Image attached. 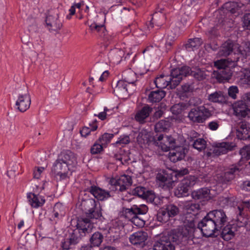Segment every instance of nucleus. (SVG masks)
Masks as SVG:
<instances>
[{"mask_svg":"<svg viewBox=\"0 0 250 250\" xmlns=\"http://www.w3.org/2000/svg\"><path fill=\"white\" fill-rule=\"evenodd\" d=\"M189 71V67L187 66L175 68L172 70L170 77L161 75L155 79L154 83L159 89H174Z\"/></svg>","mask_w":250,"mask_h":250,"instance_id":"nucleus-1","label":"nucleus"},{"mask_svg":"<svg viewBox=\"0 0 250 250\" xmlns=\"http://www.w3.org/2000/svg\"><path fill=\"white\" fill-rule=\"evenodd\" d=\"M76 229L73 230L69 238V243L75 245L79 242L82 237L91 232L94 226L88 219L78 218L77 221Z\"/></svg>","mask_w":250,"mask_h":250,"instance_id":"nucleus-2","label":"nucleus"},{"mask_svg":"<svg viewBox=\"0 0 250 250\" xmlns=\"http://www.w3.org/2000/svg\"><path fill=\"white\" fill-rule=\"evenodd\" d=\"M147 207L144 204L133 205L130 208L124 210V215L127 219L137 227H143L145 224V221L139 216L146 213Z\"/></svg>","mask_w":250,"mask_h":250,"instance_id":"nucleus-3","label":"nucleus"},{"mask_svg":"<svg viewBox=\"0 0 250 250\" xmlns=\"http://www.w3.org/2000/svg\"><path fill=\"white\" fill-rule=\"evenodd\" d=\"M211 115V111L203 105L192 108L189 112L188 117L193 123H203Z\"/></svg>","mask_w":250,"mask_h":250,"instance_id":"nucleus-4","label":"nucleus"},{"mask_svg":"<svg viewBox=\"0 0 250 250\" xmlns=\"http://www.w3.org/2000/svg\"><path fill=\"white\" fill-rule=\"evenodd\" d=\"M131 195L137 196L150 202L154 201L155 198L154 193L152 191L148 190L143 187H137L131 190L129 192L126 193L122 199L123 200L130 202L132 199L130 197Z\"/></svg>","mask_w":250,"mask_h":250,"instance_id":"nucleus-5","label":"nucleus"},{"mask_svg":"<svg viewBox=\"0 0 250 250\" xmlns=\"http://www.w3.org/2000/svg\"><path fill=\"white\" fill-rule=\"evenodd\" d=\"M197 228L202 231L204 236H212L216 232H220L212 219L208 217V214L198 224Z\"/></svg>","mask_w":250,"mask_h":250,"instance_id":"nucleus-6","label":"nucleus"},{"mask_svg":"<svg viewBox=\"0 0 250 250\" xmlns=\"http://www.w3.org/2000/svg\"><path fill=\"white\" fill-rule=\"evenodd\" d=\"M208 217L212 219L217 228L221 230L223 228L228 222V218L226 212L221 209H215L208 213Z\"/></svg>","mask_w":250,"mask_h":250,"instance_id":"nucleus-7","label":"nucleus"},{"mask_svg":"<svg viewBox=\"0 0 250 250\" xmlns=\"http://www.w3.org/2000/svg\"><path fill=\"white\" fill-rule=\"evenodd\" d=\"M81 206L82 209L84 211L86 215L85 218L88 219L91 223H92L91 219H98L101 215L100 212L94 210L96 204L94 200L89 199L83 201L81 203ZM83 218H85V217Z\"/></svg>","mask_w":250,"mask_h":250,"instance_id":"nucleus-8","label":"nucleus"},{"mask_svg":"<svg viewBox=\"0 0 250 250\" xmlns=\"http://www.w3.org/2000/svg\"><path fill=\"white\" fill-rule=\"evenodd\" d=\"M195 183L194 177L188 176L183 179L175 189L174 194L178 198L188 195L189 188Z\"/></svg>","mask_w":250,"mask_h":250,"instance_id":"nucleus-9","label":"nucleus"},{"mask_svg":"<svg viewBox=\"0 0 250 250\" xmlns=\"http://www.w3.org/2000/svg\"><path fill=\"white\" fill-rule=\"evenodd\" d=\"M109 184L119 187V190L125 192L132 184V179L130 176L123 175L119 177L112 178L110 179Z\"/></svg>","mask_w":250,"mask_h":250,"instance_id":"nucleus-10","label":"nucleus"},{"mask_svg":"<svg viewBox=\"0 0 250 250\" xmlns=\"http://www.w3.org/2000/svg\"><path fill=\"white\" fill-rule=\"evenodd\" d=\"M231 62L226 59H221L214 62L215 66L220 70L218 76L220 75L224 80H228L231 77L229 68Z\"/></svg>","mask_w":250,"mask_h":250,"instance_id":"nucleus-11","label":"nucleus"},{"mask_svg":"<svg viewBox=\"0 0 250 250\" xmlns=\"http://www.w3.org/2000/svg\"><path fill=\"white\" fill-rule=\"evenodd\" d=\"M31 104V97L27 90L24 93L19 94L16 103L17 109L21 112L26 111Z\"/></svg>","mask_w":250,"mask_h":250,"instance_id":"nucleus-12","label":"nucleus"},{"mask_svg":"<svg viewBox=\"0 0 250 250\" xmlns=\"http://www.w3.org/2000/svg\"><path fill=\"white\" fill-rule=\"evenodd\" d=\"M233 114L238 118H246L250 115V109L243 101H238L233 104Z\"/></svg>","mask_w":250,"mask_h":250,"instance_id":"nucleus-13","label":"nucleus"},{"mask_svg":"<svg viewBox=\"0 0 250 250\" xmlns=\"http://www.w3.org/2000/svg\"><path fill=\"white\" fill-rule=\"evenodd\" d=\"M196 228L193 223L190 222L180 229L183 243H188L192 241Z\"/></svg>","mask_w":250,"mask_h":250,"instance_id":"nucleus-14","label":"nucleus"},{"mask_svg":"<svg viewBox=\"0 0 250 250\" xmlns=\"http://www.w3.org/2000/svg\"><path fill=\"white\" fill-rule=\"evenodd\" d=\"M213 147V153L215 155H220L233 150L235 145L232 143L223 142L215 144Z\"/></svg>","mask_w":250,"mask_h":250,"instance_id":"nucleus-15","label":"nucleus"},{"mask_svg":"<svg viewBox=\"0 0 250 250\" xmlns=\"http://www.w3.org/2000/svg\"><path fill=\"white\" fill-rule=\"evenodd\" d=\"M69 169V166L65 163L60 161L58 158L53 166L52 170L55 174L59 175L61 179H63L67 177Z\"/></svg>","mask_w":250,"mask_h":250,"instance_id":"nucleus-16","label":"nucleus"},{"mask_svg":"<svg viewBox=\"0 0 250 250\" xmlns=\"http://www.w3.org/2000/svg\"><path fill=\"white\" fill-rule=\"evenodd\" d=\"M154 250H174V246L168 236H162L153 245Z\"/></svg>","mask_w":250,"mask_h":250,"instance_id":"nucleus-17","label":"nucleus"},{"mask_svg":"<svg viewBox=\"0 0 250 250\" xmlns=\"http://www.w3.org/2000/svg\"><path fill=\"white\" fill-rule=\"evenodd\" d=\"M152 110L151 107L147 104L146 105L136 112L134 119L140 124H143L146 122V120L149 116Z\"/></svg>","mask_w":250,"mask_h":250,"instance_id":"nucleus-18","label":"nucleus"},{"mask_svg":"<svg viewBox=\"0 0 250 250\" xmlns=\"http://www.w3.org/2000/svg\"><path fill=\"white\" fill-rule=\"evenodd\" d=\"M235 48H238L239 52L241 50L238 47V44L231 40H228L223 43L218 53L219 56H227L229 55Z\"/></svg>","mask_w":250,"mask_h":250,"instance_id":"nucleus-19","label":"nucleus"},{"mask_svg":"<svg viewBox=\"0 0 250 250\" xmlns=\"http://www.w3.org/2000/svg\"><path fill=\"white\" fill-rule=\"evenodd\" d=\"M237 136L238 139L243 140L250 138V127L247 122L242 121L238 124Z\"/></svg>","mask_w":250,"mask_h":250,"instance_id":"nucleus-20","label":"nucleus"},{"mask_svg":"<svg viewBox=\"0 0 250 250\" xmlns=\"http://www.w3.org/2000/svg\"><path fill=\"white\" fill-rule=\"evenodd\" d=\"M134 80H131L129 78L125 77V81L120 80L118 81L114 91H116L119 94L129 93L131 91L128 90V87L130 85L133 86Z\"/></svg>","mask_w":250,"mask_h":250,"instance_id":"nucleus-21","label":"nucleus"},{"mask_svg":"<svg viewBox=\"0 0 250 250\" xmlns=\"http://www.w3.org/2000/svg\"><path fill=\"white\" fill-rule=\"evenodd\" d=\"M185 155L186 149L183 146H178L170 151L168 157L171 162L175 163L183 159Z\"/></svg>","mask_w":250,"mask_h":250,"instance_id":"nucleus-22","label":"nucleus"},{"mask_svg":"<svg viewBox=\"0 0 250 250\" xmlns=\"http://www.w3.org/2000/svg\"><path fill=\"white\" fill-rule=\"evenodd\" d=\"M45 22L47 28L50 31H57L60 29L62 25L57 15L48 16L46 18Z\"/></svg>","mask_w":250,"mask_h":250,"instance_id":"nucleus-23","label":"nucleus"},{"mask_svg":"<svg viewBox=\"0 0 250 250\" xmlns=\"http://www.w3.org/2000/svg\"><path fill=\"white\" fill-rule=\"evenodd\" d=\"M58 159L60 161L65 163L68 166H74L77 163V158L75 154L69 150L62 152Z\"/></svg>","mask_w":250,"mask_h":250,"instance_id":"nucleus-24","label":"nucleus"},{"mask_svg":"<svg viewBox=\"0 0 250 250\" xmlns=\"http://www.w3.org/2000/svg\"><path fill=\"white\" fill-rule=\"evenodd\" d=\"M147 233L145 231H139L134 233L129 237L130 243L134 245H144L147 238Z\"/></svg>","mask_w":250,"mask_h":250,"instance_id":"nucleus-25","label":"nucleus"},{"mask_svg":"<svg viewBox=\"0 0 250 250\" xmlns=\"http://www.w3.org/2000/svg\"><path fill=\"white\" fill-rule=\"evenodd\" d=\"M239 171L236 167H233L227 171L217 176V180L221 183H227L232 180L234 177V174Z\"/></svg>","mask_w":250,"mask_h":250,"instance_id":"nucleus-26","label":"nucleus"},{"mask_svg":"<svg viewBox=\"0 0 250 250\" xmlns=\"http://www.w3.org/2000/svg\"><path fill=\"white\" fill-rule=\"evenodd\" d=\"M90 192L96 198L101 201L104 200L110 196L108 191L96 186H91Z\"/></svg>","mask_w":250,"mask_h":250,"instance_id":"nucleus-27","label":"nucleus"},{"mask_svg":"<svg viewBox=\"0 0 250 250\" xmlns=\"http://www.w3.org/2000/svg\"><path fill=\"white\" fill-rule=\"evenodd\" d=\"M27 198L30 205L33 208L41 207L45 202V200L43 197L32 193H29L27 194Z\"/></svg>","mask_w":250,"mask_h":250,"instance_id":"nucleus-28","label":"nucleus"},{"mask_svg":"<svg viewBox=\"0 0 250 250\" xmlns=\"http://www.w3.org/2000/svg\"><path fill=\"white\" fill-rule=\"evenodd\" d=\"M244 6V4L241 3L235 2H228L225 3L223 6L224 9H225L232 14H239V10Z\"/></svg>","mask_w":250,"mask_h":250,"instance_id":"nucleus-29","label":"nucleus"},{"mask_svg":"<svg viewBox=\"0 0 250 250\" xmlns=\"http://www.w3.org/2000/svg\"><path fill=\"white\" fill-rule=\"evenodd\" d=\"M166 96V92L162 90L158 89L151 91L148 95V100L149 102L154 103L159 102Z\"/></svg>","mask_w":250,"mask_h":250,"instance_id":"nucleus-30","label":"nucleus"},{"mask_svg":"<svg viewBox=\"0 0 250 250\" xmlns=\"http://www.w3.org/2000/svg\"><path fill=\"white\" fill-rule=\"evenodd\" d=\"M175 145V140L171 136H166L163 142H161L160 147L164 151H168Z\"/></svg>","mask_w":250,"mask_h":250,"instance_id":"nucleus-31","label":"nucleus"},{"mask_svg":"<svg viewBox=\"0 0 250 250\" xmlns=\"http://www.w3.org/2000/svg\"><path fill=\"white\" fill-rule=\"evenodd\" d=\"M208 100L213 103L224 104L227 102V97L224 95L222 92L219 91L209 94Z\"/></svg>","mask_w":250,"mask_h":250,"instance_id":"nucleus-32","label":"nucleus"},{"mask_svg":"<svg viewBox=\"0 0 250 250\" xmlns=\"http://www.w3.org/2000/svg\"><path fill=\"white\" fill-rule=\"evenodd\" d=\"M234 229L231 225H227L222 229L221 237L225 241H229L234 236Z\"/></svg>","mask_w":250,"mask_h":250,"instance_id":"nucleus-33","label":"nucleus"},{"mask_svg":"<svg viewBox=\"0 0 250 250\" xmlns=\"http://www.w3.org/2000/svg\"><path fill=\"white\" fill-rule=\"evenodd\" d=\"M124 55L123 50L116 49L109 53V58L113 63H118L121 62Z\"/></svg>","mask_w":250,"mask_h":250,"instance_id":"nucleus-34","label":"nucleus"},{"mask_svg":"<svg viewBox=\"0 0 250 250\" xmlns=\"http://www.w3.org/2000/svg\"><path fill=\"white\" fill-rule=\"evenodd\" d=\"M210 190L207 188H201L192 192L191 195L194 199H201L209 197Z\"/></svg>","mask_w":250,"mask_h":250,"instance_id":"nucleus-35","label":"nucleus"},{"mask_svg":"<svg viewBox=\"0 0 250 250\" xmlns=\"http://www.w3.org/2000/svg\"><path fill=\"white\" fill-rule=\"evenodd\" d=\"M203 43L201 38H195L188 40V43L186 44V48L188 51L193 50L198 48Z\"/></svg>","mask_w":250,"mask_h":250,"instance_id":"nucleus-36","label":"nucleus"},{"mask_svg":"<svg viewBox=\"0 0 250 250\" xmlns=\"http://www.w3.org/2000/svg\"><path fill=\"white\" fill-rule=\"evenodd\" d=\"M104 239L103 234L100 232H96L91 236L90 239L91 245L93 247H99Z\"/></svg>","mask_w":250,"mask_h":250,"instance_id":"nucleus-37","label":"nucleus"},{"mask_svg":"<svg viewBox=\"0 0 250 250\" xmlns=\"http://www.w3.org/2000/svg\"><path fill=\"white\" fill-rule=\"evenodd\" d=\"M188 107V105L187 103H181L173 105L170 108V111L172 114L178 115L181 114Z\"/></svg>","mask_w":250,"mask_h":250,"instance_id":"nucleus-38","label":"nucleus"},{"mask_svg":"<svg viewBox=\"0 0 250 250\" xmlns=\"http://www.w3.org/2000/svg\"><path fill=\"white\" fill-rule=\"evenodd\" d=\"M97 121L95 120L89 124L90 127L84 126L81 130L80 133L83 137H87L91 132V131H95L97 129L98 125L97 124Z\"/></svg>","mask_w":250,"mask_h":250,"instance_id":"nucleus-39","label":"nucleus"},{"mask_svg":"<svg viewBox=\"0 0 250 250\" xmlns=\"http://www.w3.org/2000/svg\"><path fill=\"white\" fill-rule=\"evenodd\" d=\"M170 123L168 121L162 120L157 123L155 125L156 132L166 131L170 127Z\"/></svg>","mask_w":250,"mask_h":250,"instance_id":"nucleus-40","label":"nucleus"},{"mask_svg":"<svg viewBox=\"0 0 250 250\" xmlns=\"http://www.w3.org/2000/svg\"><path fill=\"white\" fill-rule=\"evenodd\" d=\"M189 69L190 71L189 73L187 74L185 77L188 75L190 74L191 76H193L195 78L199 81L202 80L206 78V74L205 72L201 69L195 68L194 70H191L189 68Z\"/></svg>","mask_w":250,"mask_h":250,"instance_id":"nucleus-41","label":"nucleus"},{"mask_svg":"<svg viewBox=\"0 0 250 250\" xmlns=\"http://www.w3.org/2000/svg\"><path fill=\"white\" fill-rule=\"evenodd\" d=\"M114 134L112 133H104L97 140V142L100 143L104 147H106L107 145L111 142L113 138Z\"/></svg>","mask_w":250,"mask_h":250,"instance_id":"nucleus-42","label":"nucleus"},{"mask_svg":"<svg viewBox=\"0 0 250 250\" xmlns=\"http://www.w3.org/2000/svg\"><path fill=\"white\" fill-rule=\"evenodd\" d=\"M169 218L170 217L164 207L159 209L157 214V219L159 222L166 223L169 220Z\"/></svg>","mask_w":250,"mask_h":250,"instance_id":"nucleus-43","label":"nucleus"},{"mask_svg":"<svg viewBox=\"0 0 250 250\" xmlns=\"http://www.w3.org/2000/svg\"><path fill=\"white\" fill-rule=\"evenodd\" d=\"M192 145L195 149H196L199 151H201L206 148L207 142L203 138H197L193 140Z\"/></svg>","mask_w":250,"mask_h":250,"instance_id":"nucleus-44","label":"nucleus"},{"mask_svg":"<svg viewBox=\"0 0 250 250\" xmlns=\"http://www.w3.org/2000/svg\"><path fill=\"white\" fill-rule=\"evenodd\" d=\"M164 207L170 217H173L176 216L179 212V208L174 204L166 205Z\"/></svg>","mask_w":250,"mask_h":250,"instance_id":"nucleus-45","label":"nucleus"},{"mask_svg":"<svg viewBox=\"0 0 250 250\" xmlns=\"http://www.w3.org/2000/svg\"><path fill=\"white\" fill-rule=\"evenodd\" d=\"M184 208L188 213H196L200 209V205L198 204L191 203L188 202L185 203Z\"/></svg>","mask_w":250,"mask_h":250,"instance_id":"nucleus-46","label":"nucleus"},{"mask_svg":"<svg viewBox=\"0 0 250 250\" xmlns=\"http://www.w3.org/2000/svg\"><path fill=\"white\" fill-rule=\"evenodd\" d=\"M137 140L140 144H147L149 141L148 133L146 130L141 131L137 136Z\"/></svg>","mask_w":250,"mask_h":250,"instance_id":"nucleus-47","label":"nucleus"},{"mask_svg":"<svg viewBox=\"0 0 250 250\" xmlns=\"http://www.w3.org/2000/svg\"><path fill=\"white\" fill-rule=\"evenodd\" d=\"M168 237L170 241H172L177 243L183 242L180 229L173 231Z\"/></svg>","mask_w":250,"mask_h":250,"instance_id":"nucleus-48","label":"nucleus"},{"mask_svg":"<svg viewBox=\"0 0 250 250\" xmlns=\"http://www.w3.org/2000/svg\"><path fill=\"white\" fill-rule=\"evenodd\" d=\"M156 179L157 181L162 183V185L163 186H166L169 187L172 182L171 180L168 179L165 175L158 173L156 176Z\"/></svg>","mask_w":250,"mask_h":250,"instance_id":"nucleus-49","label":"nucleus"},{"mask_svg":"<svg viewBox=\"0 0 250 250\" xmlns=\"http://www.w3.org/2000/svg\"><path fill=\"white\" fill-rule=\"evenodd\" d=\"M104 147L103 145H101L100 143L96 142L91 146L90 149V152L92 154H96L100 153L103 150V148Z\"/></svg>","mask_w":250,"mask_h":250,"instance_id":"nucleus-50","label":"nucleus"},{"mask_svg":"<svg viewBox=\"0 0 250 250\" xmlns=\"http://www.w3.org/2000/svg\"><path fill=\"white\" fill-rule=\"evenodd\" d=\"M239 153L242 159L246 160L250 159V146H244L240 149Z\"/></svg>","mask_w":250,"mask_h":250,"instance_id":"nucleus-51","label":"nucleus"},{"mask_svg":"<svg viewBox=\"0 0 250 250\" xmlns=\"http://www.w3.org/2000/svg\"><path fill=\"white\" fill-rule=\"evenodd\" d=\"M241 83L248 85H250V69H246L243 77L241 79Z\"/></svg>","mask_w":250,"mask_h":250,"instance_id":"nucleus-52","label":"nucleus"},{"mask_svg":"<svg viewBox=\"0 0 250 250\" xmlns=\"http://www.w3.org/2000/svg\"><path fill=\"white\" fill-rule=\"evenodd\" d=\"M83 5V2H80L78 3H75L70 8L69 10V14L68 15H67L66 18L68 19H70L71 18V16L75 14V9L76 8H77L78 9H80L82 5Z\"/></svg>","mask_w":250,"mask_h":250,"instance_id":"nucleus-53","label":"nucleus"},{"mask_svg":"<svg viewBox=\"0 0 250 250\" xmlns=\"http://www.w3.org/2000/svg\"><path fill=\"white\" fill-rule=\"evenodd\" d=\"M238 92L239 90L236 86H231L228 89V94L233 99L237 98L236 95L238 93Z\"/></svg>","mask_w":250,"mask_h":250,"instance_id":"nucleus-54","label":"nucleus"},{"mask_svg":"<svg viewBox=\"0 0 250 250\" xmlns=\"http://www.w3.org/2000/svg\"><path fill=\"white\" fill-rule=\"evenodd\" d=\"M243 19L244 27L246 29L250 30V13L245 14Z\"/></svg>","mask_w":250,"mask_h":250,"instance_id":"nucleus-55","label":"nucleus"},{"mask_svg":"<svg viewBox=\"0 0 250 250\" xmlns=\"http://www.w3.org/2000/svg\"><path fill=\"white\" fill-rule=\"evenodd\" d=\"M206 34L209 38H213L217 37L219 33L215 27H212L207 31Z\"/></svg>","mask_w":250,"mask_h":250,"instance_id":"nucleus-56","label":"nucleus"},{"mask_svg":"<svg viewBox=\"0 0 250 250\" xmlns=\"http://www.w3.org/2000/svg\"><path fill=\"white\" fill-rule=\"evenodd\" d=\"M44 169V168L43 167L36 168L33 172L34 178L36 179H39Z\"/></svg>","mask_w":250,"mask_h":250,"instance_id":"nucleus-57","label":"nucleus"},{"mask_svg":"<svg viewBox=\"0 0 250 250\" xmlns=\"http://www.w3.org/2000/svg\"><path fill=\"white\" fill-rule=\"evenodd\" d=\"M237 208L239 210V215H241L242 211L245 208H248L250 211V202H245L243 203L241 206H238Z\"/></svg>","mask_w":250,"mask_h":250,"instance_id":"nucleus-58","label":"nucleus"},{"mask_svg":"<svg viewBox=\"0 0 250 250\" xmlns=\"http://www.w3.org/2000/svg\"><path fill=\"white\" fill-rule=\"evenodd\" d=\"M108 111H110V110H109V109H108L107 107H105L104 108V111L99 113V114L97 115V116L101 120H104L106 118V116L109 115L107 113ZM94 115L95 116H97L96 114H95Z\"/></svg>","mask_w":250,"mask_h":250,"instance_id":"nucleus-59","label":"nucleus"},{"mask_svg":"<svg viewBox=\"0 0 250 250\" xmlns=\"http://www.w3.org/2000/svg\"><path fill=\"white\" fill-rule=\"evenodd\" d=\"M96 32L99 33V35L104 37L105 35L106 29L104 26L103 24H99L98 28L96 30Z\"/></svg>","mask_w":250,"mask_h":250,"instance_id":"nucleus-60","label":"nucleus"},{"mask_svg":"<svg viewBox=\"0 0 250 250\" xmlns=\"http://www.w3.org/2000/svg\"><path fill=\"white\" fill-rule=\"evenodd\" d=\"M219 126L218 121H212L208 123V127L211 130H216Z\"/></svg>","mask_w":250,"mask_h":250,"instance_id":"nucleus-61","label":"nucleus"},{"mask_svg":"<svg viewBox=\"0 0 250 250\" xmlns=\"http://www.w3.org/2000/svg\"><path fill=\"white\" fill-rule=\"evenodd\" d=\"M130 142V139L129 136H125L122 138H120V140L116 142V144L126 145Z\"/></svg>","mask_w":250,"mask_h":250,"instance_id":"nucleus-62","label":"nucleus"},{"mask_svg":"<svg viewBox=\"0 0 250 250\" xmlns=\"http://www.w3.org/2000/svg\"><path fill=\"white\" fill-rule=\"evenodd\" d=\"M164 114V111L162 109H158L156 111L152 116V119L153 121L158 120L162 117Z\"/></svg>","mask_w":250,"mask_h":250,"instance_id":"nucleus-63","label":"nucleus"},{"mask_svg":"<svg viewBox=\"0 0 250 250\" xmlns=\"http://www.w3.org/2000/svg\"><path fill=\"white\" fill-rule=\"evenodd\" d=\"M242 99L246 103L247 106H250V93L247 92L245 93L242 97Z\"/></svg>","mask_w":250,"mask_h":250,"instance_id":"nucleus-64","label":"nucleus"}]
</instances>
